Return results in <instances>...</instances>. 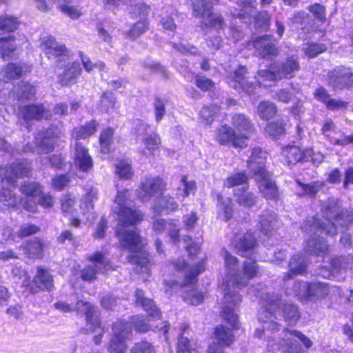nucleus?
I'll return each mask as SVG.
<instances>
[{"label":"nucleus","instance_id":"20","mask_svg":"<svg viewBox=\"0 0 353 353\" xmlns=\"http://www.w3.org/2000/svg\"><path fill=\"white\" fill-rule=\"evenodd\" d=\"M252 45L257 54L261 57L276 56L278 54V50L270 36L265 35L256 38L253 40Z\"/></svg>","mask_w":353,"mask_h":353},{"label":"nucleus","instance_id":"64","mask_svg":"<svg viewBox=\"0 0 353 353\" xmlns=\"http://www.w3.org/2000/svg\"><path fill=\"white\" fill-rule=\"evenodd\" d=\"M146 149L152 154L153 151L159 148L161 143V139L157 134H151L143 140Z\"/></svg>","mask_w":353,"mask_h":353},{"label":"nucleus","instance_id":"55","mask_svg":"<svg viewBox=\"0 0 353 353\" xmlns=\"http://www.w3.org/2000/svg\"><path fill=\"white\" fill-rule=\"evenodd\" d=\"M35 93L34 87L29 83H21L19 85L16 96L17 98L20 99H31Z\"/></svg>","mask_w":353,"mask_h":353},{"label":"nucleus","instance_id":"43","mask_svg":"<svg viewBox=\"0 0 353 353\" xmlns=\"http://www.w3.org/2000/svg\"><path fill=\"white\" fill-rule=\"evenodd\" d=\"M248 177L244 172H237L231 174L225 179L223 185L225 187L230 188L239 185H243V187H248Z\"/></svg>","mask_w":353,"mask_h":353},{"label":"nucleus","instance_id":"14","mask_svg":"<svg viewBox=\"0 0 353 353\" xmlns=\"http://www.w3.org/2000/svg\"><path fill=\"white\" fill-rule=\"evenodd\" d=\"M166 183L159 177H145L137 190V196L142 201H148L162 192Z\"/></svg>","mask_w":353,"mask_h":353},{"label":"nucleus","instance_id":"6","mask_svg":"<svg viewBox=\"0 0 353 353\" xmlns=\"http://www.w3.org/2000/svg\"><path fill=\"white\" fill-rule=\"evenodd\" d=\"M129 192L126 189L118 192L112 206L114 214L117 215L119 223L123 226L139 224L143 217L141 212L130 206Z\"/></svg>","mask_w":353,"mask_h":353},{"label":"nucleus","instance_id":"42","mask_svg":"<svg viewBox=\"0 0 353 353\" xmlns=\"http://www.w3.org/2000/svg\"><path fill=\"white\" fill-rule=\"evenodd\" d=\"M97 126L96 121L92 120L85 125L75 128L73 131V136L76 139H86L97 131Z\"/></svg>","mask_w":353,"mask_h":353},{"label":"nucleus","instance_id":"47","mask_svg":"<svg viewBox=\"0 0 353 353\" xmlns=\"http://www.w3.org/2000/svg\"><path fill=\"white\" fill-rule=\"evenodd\" d=\"M218 200L219 216L224 221L229 220L233 214L231 201L229 199L223 200L221 196H218Z\"/></svg>","mask_w":353,"mask_h":353},{"label":"nucleus","instance_id":"28","mask_svg":"<svg viewBox=\"0 0 353 353\" xmlns=\"http://www.w3.org/2000/svg\"><path fill=\"white\" fill-rule=\"evenodd\" d=\"M136 298L138 304L141 305L143 310L154 319L160 317V312L154 302L150 299L144 297L143 292L141 290L136 291Z\"/></svg>","mask_w":353,"mask_h":353},{"label":"nucleus","instance_id":"10","mask_svg":"<svg viewBox=\"0 0 353 353\" xmlns=\"http://www.w3.org/2000/svg\"><path fill=\"white\" fill-rule=\"evenodd\" d=\"M92 264L85 266L81 270V278L85 281H93L97 279L99 273H103L111 268L110 261L99 252H94L88 257Z\"/></svg>","mask_w":353,"mask_h":353},{"label":"nucleus","instance_id":"31","mask_svg":"<svg viewBox=\"0 0 353 353\" xmlns=\"http://www.w3.org/2000/svg\"><path fill=\"white\" fill-rule=\"evenodd\" d=\"M321 131L331 143L340 146L341 134H343V132L338 130L332 121H325L323 125Z\"/></svg>","mask_w":353,"mask_h":353},{"label":"nucleus","instance_id":"2","mask_svg":"<svg viewBox=\"0 0 353 353\" xmlns=\"http://www.w3.org/2000/svg\"><path fill=\"white\" fill-rule=\"evenodd\" d=\"M259 268L256 261L252 259H248L243 263V276L240 274H234V281L225 282V288L223 291L224 305L223 307L222 316L225 321L234 328H238V315L235 313L232 307L239 305L241 302V297L235 290L240 286H245L248 280L258 275Z\"/></svg>","mask_w":353,"mask_h":353},{"label":"nucleus","instance_id":"5","mask_svg":"<svg viewBox=\"0 0 353 353\" xmlns=\"http://www.w3.org/2000/svg\"><path fill=\"white\" fill-rule=\"evenodd\" d=\"M116 233L121 245L134 252L128 257V261L132 264L137 265V267L139 266L141 272H148V254L142 251L143 243L137 230H117Z\"/></svg>","mask_w":353,"mask_h":353},{"label":"nucleus","instance_id":"17","mask_svg":"<svg viewBox=\"0 0 353 353\" xmlns=\"http://www.w3.org/2000/svg\"><path fill=\"white\" fill-rule=\"evenodd\" d=\"M255 179L259 191L266 199H275L279 196L278 188L272 181L268 172L258 174Z\"/></svg>","mask_w":353,"mask_h":353},{"label":"nucleus","instance_id":"54","mask_svg":"<svg viewBox=\"0 0 353 353\" xmlns=\"http://www.w3.org/2000/svg\"><path fill=\"white\" fill-rule=\"evenodd\" d=\"M116 97L113 92L106 91L103 92L101 99V109L106 112L114 108Z\"/></svg>","mask_w":353,"mask_h":353},{"label":"nucleus","instance_id":"57","mask_svg":"<svg viewBox=\"0 0 353 353\" xmlns=\"http://www.w3.org/2000/svg\"><path fill=\"white\" fill-rule=\"evenodd\" d=\"M309 288H310V283L297 281L294 284L293 290L300 299L307 301Z\"/></svg>","mask_w":353,"mask_h":353},{"label":"nucleus","instance_id":"48","mask_svg":"<svg viewBox=\"0 0 353 353\" xmlns=\"http://www.w3.org/2000/svg\"><path fill=\"white\" fill-rule=\"evenodd\" d=\"M98 192L96 188H90L86 194L82 197L81 203V209L85 212H90L94 208L93 202L97 198Z\"/></svg>","mask_w":353,"mask_h":353},{"label":"nucleus","instance_id":"27","mask_svg":"<svg viewBox=\"0 0 353 353\" xmlns=\"http://www.w3.org/2000/svg\"><path fill=\"white\" fill-rule=\"evenodd\" d=\"M177 208L178 203L169 194H166L163 195L155 201L152 210L154 214H160L164 210L167 212H172L176 211Z\"/></svg>","mask_w":353,"mask_h":353},{"label":"nucleus","instance_id":"19","mask_svg":"<svg viewBox=\"0 0 353 353\" xmlns=\"http://www.w3.org/2000/svg\"><path fill=\"white\" fill-rule=\"evenodd\" d=\"M41 48L46 54L57 57L58 61H65L69 56L65 46L57 43L52 37H46L42 39Z\"/></svg>","mask_w":353,"mask_h":353},{"label":"nucleus","instance_id":"33","mask_svg":"<svg viewBox=\"0 0 353 353\" xmlns=\"http://www.w3.org/2000/svg\"><path fill=\"white\" fill-rule=\"evenodd\" d=\"M307 265V261L305 257L299 254L294 255L290 259L289 262L290 273L285 275L283 279H288L291 274L297 275L302 274L306 270Z\"/></svg>","mask_w":353,"mask_h":353},{"label":"nucleus","instance_id":"23","mask_svg":"<svg viewBox=\"0 0 353 353\" xmlns=\"http://www.w3.org/2000/svg\"><path fill=\"white\" fill-rule=\"evenodd\" d=\"M52 129H48L37 134L36 144L39 153L48 154L54 150V139L57 137Z\"/></svg>","mask_w":353,"mask_h":353},{"label":"nucleus","instance_id":"30","mask_svg":"<svg viewBox=\"0 0 353 353\" xmlns=\"http://www.w3.org/2000/svg\"><path fill=\"white\" fill-rule=\"evenodd\" d=\"M46 244L41 240L34 239L26 243L25 245L21 248L24 253L29 258H41L43 255V250Z\"/></svg>","mask_w":353,"mask_h":353},{"label":"nucleus","instance_id":"44","mask_svg":"<svg viewBox=\"0 0 353 353\" xmlns=\"http://www.w3.org/2000/svg\"><path fill=\"white\" fill-rule=\"evenodd\" d=\"M296 183L299 188L297 194L299 196L308 195L314 196L323 186V183L317 181L309 184H304L299 181H297Z\"/></svg>","mask_w":353,"mask_h":353},{"label":"nucleus","instance_id":"41","mask_svg":"<svg viewBox=\"0 0 353 353\" xmlns=\"http://www.w3.org/2000/svg\"><path fill=\"white\" fill-rule=\"evenodd\" d=\"M215 339L218 341L219 347L222 345L229 346L234 341L232 332L224 326L217 327L214 332Z\"/></svg>","mask_w":353,"mask_h":353},{"label":"nucleus","instance_id":"60","mask_svg":"<svg viewBox=\"0 0 353 353\" xmlns=\"http://www.w3.org/2000/svg\"><path fill=\"white\" fill-rule=\"evenodd\" d=\"M116 174L120 177L125 179L132 175V170L130 165L125 161H121L116 166Z\"/></svg>","mask_w":353,"mask_h":353},{"label":"nucleus","instance_id":"25","mask_svg":"<svg viewBox=\"0 0 353 353\" xmlns=\"http://www.w3.org/2000/svg\"><path fill=\"white\" fill-rule=\"evenodd\" d=\"M299 68V61L294 57H288L282 64L276 67L279 80L282 78L291 79L294 77Z\"/></svg>","mask_w":353,"mask_h":353},{"label":"nucleus","instance_id":"26","mask_svg":"<svg viewBox=\"0 0 353 353\" xmlns=\"http://www.w3.org/2000/svg\"><path fill=\"white\" fill-rule=\"evenodd\" d=\"M33 281L36 287L41 290L50 291L54 287L52 276L47 270L41 267L37 268Z\"/></svg>","mask_w":353,"mask_h":353},{"label":"nucleus","instance_id":"39","mask_svg":"<svg viewBox=\"0 0 353 353\" xmlns=\"http://www.w3.org/2000/svg\"><path fill=\"white\" fill-rule=\"evenodd\" d=\"M236 138H237L236 132L231 127L227 125H222L216 132V139L222 145L232 143L234 145V139Z\"/></svg>","mask_w":353,"mask_h":353},{"label":"nucleus","instance_id":"15","mask_svg":"<svg viewBox=\"0 0 353 353\" xmlns=\"http://www.w3.org/2000/svg\"><path fill=\"white\" fill-rule=\"evenodd\" d=\"M21 191L26 196V198L20 200V203L23 208L28 212H35L37 207L33 199L41 194V185L35 182L26 183L21 187Z\"/></svg>","mask_w":353,"mask_h":353},{"label":"nucleus","instance_id":"36","mask_svg":"<svg viewBox=\"0 0 353 353\" xmlns=\"http://www.w3.org/2000/svg\"><path fill=\"white\" fill-rule=\"evenodd\" d=\"M23 67L16 63H10L0 71V81L8 82L22 76Z\"/></svg>","mask_w":353,"mask_h":353},{"label":"nucleus","instance_id":"16","mask_svg":"<svg viewBox=\"0 0 353 353\" xmlns=\"http://www.w3.org/2000/svg\"><path fill=\"white\" fill-rule=\"evenodd\" d=\"M18 117L26 121L32 120L48 119L50 117L43 104H31L19 107Z\"/></svg>","mask_w":353,"mask_h":353},{"label":"nucleus","instance_id":"8","mask_svg":"<svg viewBox=\"0 0 353 353\" xmlns=\"http://www.w3.org/2000/svg\"><path fill=\"white\" fill-rule=\"evenodd\" d=\"M231 125L237 135V138L234 139V146H246V141L255 132L254 125L251 119L244 114H235L232 117Z\"/></svg>","mask_w":353,"mask_h":353},{"label":"nucleus","instance_id":"53","mask_svg":"<svg viewBox=\"0 0 353 353\" xmlns=\"http://www.w3.org/2000/svg\"><path fill=\"white\" fill-rule=\"evenodd\" d=\"M148 27V22L145 19L137 21L126 33V36L132 39H135L145 32Z\"/></svg>","mask_w":353,"mask_h":353},{"label":"nucleus","instance_id":"46","mask_svg":"<svg viewBox=\"0 0 353 353\" xmlns=\"http://www.w3.org/2000/svg\"><path fill=\"white\" fill-rule=\"evenodd\" d=\"M237 3L239 9L234 8V10H231L233 16L240 19L245 18V15L252 16L253 7L250 0H238Z\"/></svg>","mask_w":353,"mask_h":353},{"label":"nucleus","instance_id":"12","mask_svg":"<svg viewBox=\"0 0 353 353\" xmlns=\"http://www.w3.org/2000/svg\"><path fill=\"white\" fill-rule=\"evenodd\" d=\"M326 81L334 90L348 88L353 86V72L350 68L337 67L327 72Z\"/></svg>","mask_w":353,"mask_h":353},{"label":"nucleus","instance_id":"24","mask_svg":"<svg viewBox=\"0 0 353 353\" xmlns=\"http://www.w3.org/2000/svg\"><path fill=\"white\" fill-rule=\"evenodd\" d=\"M312 150H302L296 145H288L283 150V154L288 164H296L303 160L307 156H310Z\"/></svg>","mask_w":353,"mask_h":353},{"label":"nucleus","instance_id":"34","mask_svg":"<svg viewBox=\"0 0 353 353\" xmlns=\"http://www.w3.org/2000/svg\"><path fill=\"white\" fill-rule=\"evenodd\" d=\"M277 219L273 212H265L259 216V228L263 233L268 234L276 225Z\"/></svg>","mask_w":353,"mask_h":353},{"label":"nucleus","instance_id":"40","mask_svg":"<svg viewBox=\"0 0 353 353\" xmlns=\"http://www.w3.org/2000/svg\"><path fill=\"white\" fill-rule=\"evenodd\" d=\"M93 314L96 317L98 325L94 326H92V325H88V321H86V328L85 330L88 332V333H97L93 337V341L96 345H99L101 343V340L105 333V330L103 327L101 326V321L99 318V312L96 307L93 308Z\"/></svg>","mask_w":353,"mask_h":353},{"label":"nucleus","instance_id":"7","mask_svg":"<svg viewBox=\"0 0 353 353\" xmlns=\"http://www.w3.org/2000/svg\"><path fill=\"white\" fill-rule=\"evenodd\" d=\"M283 337L277 343H270L268 344V347H271L273 351L278 349L283 353H300L301 352V347L296 343V341L294 338H297L303 343L306 348H310L312 345V341L306 336L299 331L292 330H285L282 333Z\"/></svg>","mask_w":353,"mask_h":353},{"label":"nucleus","instance_id":"56","mask_svg":"<svg viewBox=\"0 0 353 353\" xmlns=\"http://www.w3.org/2000/svg\"><path fill=\"white\" fill-rule=\"evenodd\" d=\"M285 132V128L282 122H270L265 128V132L273 138H277Z\"/></svg>","mask_w":353,"mask_h":353},{"label":"nucleus","instance_id":"32","mask_svg":"<svg viewBox=\"0 0 353 353\" xmlns=\"http://www.w3.org/2000/svg\"><path fill=\"white\" fill-rule=\"evenodd\" d=\"M67 69L59 77V81L62 85H69L74 83L80 74L81 69L79 63H71Z\"/></svg>","mask_w":353,"mask_h":353},{"label":"nucleus","instance_id":"38","mask_svg":"<svg viewBox=\"0 0 353 353\" xmlns=\"http://www.w3.org/2000/svg\"><path fill=\"white\" fill-rule=\"evenodd\" d=\"M327 250L328 246L323 239H316L314 237L308 241L305 247L307 252L316 256L324 255Z\"/></svg>","mask_w":353,"mask_h":353},{"label":"nucleus","instance_id":"35","mask_svg":"<svg viewBox=\"0 0 353 353\" xmlns=\"http://www.w3.org/2000/svg\"><path fill=\"white\" fill-rule=\"evenodd\" d=\"M329 292L330 289L327 283L321 282L310 283L307 301H316L323 299L329 294Z\"/></svg>","mask_w":353,"mask_h":353},{"label":"nucleus","instance_id":"62","mask_svg":"<svg viewBox=\"0 0 353 353\" xmlns=\"http://www.w3.org/2000/svg\"><path fill=\"white\" fill-rule=\"evenodd\" d=\"M153 107L155 120L157 123H159L161 121L165 114V103L159 98H156L153 103Z\"/></svg>","mask_w":353,"mask_h":353},{"label":"nucleus","instance_id":"37","mask_svg":"<svg viewBox=\"0 0 353 353\" xmlns=\"http://www.w3.org/2000/svg\"><path fill=\"white\" fill-rule=\"evenodd\" d=\"M234 195L239 205L250 208L256 203V197L252 192L248 191V187L236 189Z\"/></svg>","mask_w":353,"mask_h":353},{"label":"nucleus","instance_id":"50","mask_svg":"<svg viewBox=\"0 0 353 353\" xmlns=\"http://www.w3.org/2000/svg\"><path fill=\"white\" fill-rule=\"evenodd\" d=\"M219 111V108L217 105L204 106L200 111V117L203 123L205 125H210Z\"/></svg>","mask_w":353,"mask_h":353},{"label":"nucleus","instance_id":"3","mask_svg":"<svg viewBox=\"0 0 353 353\" xmlns=\"http://www.w3.org/2000/svg\"><path fill=\"white\" fill-rule=\"evenodd\" d=\"M322 211L325 217V221L314 218L307 220L302 226V230L308 233L314 232V235L317 234L318 231H324L326 234L332 236L337 233V224L341 227L346 226L344 220L345 213L341 209L337 199H329L323 206Z\"/></svg>","mask_w":353,"mask_h":353},{"label":"nucleus","instance_id":"59","mask_svg":"<svg viewBox=\"0 0 353 353\" xmlns=\"http://www.w3.org/2000/svg\"><path fill=\"white\" fill-rule=\"evenodd\" d=\"M130 353H155L154 347L149 342L141 341L134 345Z\"/></svg>","mask_w":353,"mask_h":353},{"label":"nucleus","instance_id":"11","mask_svg":"<svg viewBox=\"0 0 353 353\" xmlns=\"http://www.w3.org/2000/svg\"><path fill=\"white\" fill-rule=\"evenodd\" d=\"M19 21L12 17H4L0 18V50L4 57L15 50L13 44V37H6L5 34L13 32L17 29Z\"/></svg>","mask_w":353,"mask_h":353},{"label":"nucleus","instance_id":"13","mask_svg":"<svg viewBox=\"0 0 353 353\" xmlns=\"http://www.w3.org/2000/svg\"><path fill=\"white\" fill-rule=\"evenodd\" d=\"M54 307L63 312L77 311L83 313L85 315V320L88 321V325H92V326L98 325V321L93 314V308L94 307L89 302L78 299L76 303L73 305L72 303L69 304L64 301H58L54 303Z\"/></svg>","mask_w":353,"mask_h":353},{"label":"nucleus","instance_id":"4","mask_svg":"<svg viewBox=\"0 0 353 353\" xmlns=\"http://www.w3.org/2000/svg\"><path fill=\"white\" fill-rule=\"evenodd\" d=\"M29 171V165L21 161L13 163L8 168L1 170L2 189L0 190V208L1 210L17 206L18 199L12 192L11 188H15L18 177L26 176Z\"/></svg>","mask_w":353,"mask_h":353},{"label":"nucleus","instance_id":"49","mask_svg":"<svg viewBox=\"0 0 353 353\" xmlns=\"http://www.w3.org/2000/svg\"><path fill=\"white\" fill-rule=\"evenodd\" d=\"M114 130L111 128L104 129L100 134L99 142L102 153L108 154L110 152V147L112 141Z\"/></svg>","mask_w":353,"mask_h":353},{"label":"nucleus","instance_id":"51","mask_svg":"<svg viewBox=\"0 0 353 353\" xmlns=\"http://www.w3.org/2000/svg\"><path fill=\"white\" fill-rule=\"evenodd\" d=\"M75 199L71 194L64 195L61 200V210L65 216H72L75 210Z\"/></svg>","mask_w":353,"mask_h":353},{"label":"nucleus","instance_id":"45","mask_svg":"<svg viewBox=\"0 0 353 353\" xmlns=\"http://www.w3.org/2000/svg\"><path fill=\"white\" fill-rule=\"evenodd\" d=\"M276 112L275 105L270 101H261L257 107V114L264 120L272 118Z\"/></svg>","mask_w":353,"mask_h":353},{"label":"nucleus","instance_id":"9","mask_svg":"<svg viewBox=\"0 0 353 353\" xmlns=\"http://www.w3.org/2000/svg\"><path fill=\"white\" fill-rule=\"evenodd\" d=\"M113 335L110 340L107 350L109 353H126V341L131 334V326L128 323L116 322L112 327Z\"/></svg>","mask_w":353,"mask_h":353},{"label":"nucleus","instance_id":"29","mask_svg":"<svg viewBox=\"0 0 353 353\" xmlns=\"http://www.w3.org/2000/svg\"><path fill=\"white\" fill-rule=\"evenodd\" d=\"M256 239L252 233L245 234L236 244L238 254L245 257L250 255L256 245Z\"/></svg>","mask_w":353,"mask_h":353},{"label":"nucleus","instance_id":"22","mask_svg":"<svg viewBox=\"0 0 353 353\" xmlns=\"http://www.w3.org/2000/svg\"><path fill=\"white\" fill-rule=\"evenodd\" d=\"M74 164L83 172L90 171L93 165L92 160L88 150L81 143H77L74 152Z\"/></svg>","mask_w":353,"mask_h":353},{"label":"nucleus","instance_id":"52","mask_svg":"<svg viewBox=\"0 0 353 353\" xmlns=\"http://www.w3.org/2000/svg\"><path fill=\"white\" fill-rule=\"evenodd\" d=\"M224 259L225 261L226 267L229 269V274H231V279H228L230 276L228 275L226 278L223 280V281H234V274L238 275L239 274H236L235 272V267L238 263L237 259L235 256H232L228 251H224ZM225 282L223 283L224 285V288H225Z\"/></svg>","mask_w":353,"mask_h":353},{"label":"nucleus","instance_id":"1","mask_svg":"<svg viewBox=\"0 0 353 353\" xmlns=\"http://www.w3.org/2000/svg\"><path fill=\"white\" fill-rule=\"evenodd\" d=\"M261 299L265 309L259 314V320L262 323V329H256L255 336L261 338L266 332H274L279 330L280 325L276 321L280 310L283 307V316L286 322L292 324L299 319L297 307L291 303H286L278 294L266 293L261 294Z\"/></svg>","mask_w":353,"mask_h":353},{"label":"nucleus","instance_id":"21","mask_svg":"<svg viewBox=\"0 0 353 353\" xmlns=\"http://www.w3.org/2000/svg\"><path fill=\"white\" fill-rule=\"evenodd\" d=\"M266 159V152L261 148H254L252 150L251 156L248 161V166L250 171L257 175L258 174L266 172L264 168L265 161Z\"/></svg>","mask_w":353,"mask_h":353},{"label":"nucleus","instance_id":"58","mask_svg":"<svg viewBox=\"0 0 353 353\" xmlns=\"http://www.w3.org/2000/svg\"><path fill=\"white\" fill-rule=\"evenodd\" d=\"M275 81L279 80L278 73L276 68H274L272 70H262L258 72L257 82L259 85L263 84V81Z\"/></svg>","mask_w":353,"mask_h":353},{"label":"nucleus","instance_id":"61","mask_svg":"<svg viewBox=\"0 0 353 353\" xmlns=\"http://www.w3.org/2000/svg\"><path fill=\"white\" fill-rule=\"evenodd\" d=\"M326 49L325 45L323 43H312L304 49V52L308 57L313 58L319 54L325 52Z\"/></svg>","mask_w":353,"mask_h":353},{"label":"nucleus","instance_id":"63","mask_svg":"<svg viewBox=\"0 0 353 353\" xmlns=\"http://www.w3.org/2000/svg\"><path fill=\"white\" fill-rule=\"evenodd\" d=\"M308 10L312 13L315 19L317 20L325 22L326 21L325 8L319 3H314L308 7Z\"/></svg>","mask_w":353,"mask_h":353},{"label":"nucleus","instance_id":"18","mask_svg":"<svg viewBox=\"0 0 353 353\" xmlns=\"http://www.w3.org/2000/svg\"><path fill=\"white\" fill-rule=\"evenodd\" d=\"M246 68L243 66H239L233 74L232 79L230 81V86L239 92L252 93L255 90L256 85L252 81H248L245 77Z\"/></svg>","mask_w":353,"mask_h":353}]
</instances>
